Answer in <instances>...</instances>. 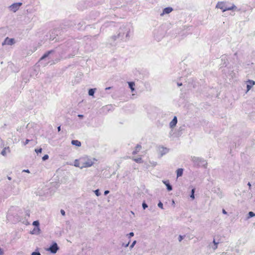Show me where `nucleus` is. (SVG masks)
Here are the masks:
<instances>
[{
	"mask_svg": "<svg viewBox=\"0 0 255 255\" xmlns=\"http://www.w3.org/2000/svg\"><path fill=\"white\" fill-rule=\"evenodd\" d=\"M95 160H96V159L94 158L93 159H87L82 163V165L81 167H80V168L83 169L84 168L89 167L92 166L94 164Z\"/></svg>",
	"mask_w": 255,
	"mask_h": 255,
	"instance_id": "f257e3e1",
	"label": "nucleus"
},
{
	"mask_svg": "<svg viewBox=\"0 0 255 255\" xmlns=\"http://www.w3.org/2000/svg\"><path fill=\"white\" fill-rule=\"evenodd\" d=\"M58 250L59 247H58L57 244L56 243H54L52 245L46 249V251L50 252V253L52 254H56Z\"/></svg>",
	"mask_w": 255,
	"mask_h": 255,
	"instance_id": "f03ea898",
	"label": "nucleus"
},
{
	"mask_svg": "<svg viewBox=\"0 0 255 255\" xmlns=\"http://www.w3.org/2000/svg\"><path fill=\"white\" fill-rule=\"evenodd\" d=\"M21 5V2H16L10 5L9 8L11 11H12L13 12H15L17 10L19 9L20 6Z\"/></svg>",
	"mask_w": 255,
	"mask_h": 255,
	"instance_id": "7ed1b4c3",
	"label": "nucleus"
},
{
	"mask_svg": "<svg viewBox=\"0 0 255 255\" xmlns=\"http://www.w3.org/2000/svg\"><path fill=\"white\" fill-rule=\"evenodd\" d=\"M15 43L14 39L13 38H9L8 37L6 38L4 43L2 44H7L8 45H11Z\"/></svg>",
	"mask_w": 255,
	"mask_h": 255,
	"instance_id": "20e7f679",
	"label": "nucleus"
},
{
	"mask_svg": "<svg viewBox=\"0 0 255 255\" xmlns=\"http://www.w3.org/2000/svg\"><path fill=\"white\" fill-rule=\"evenodd\" d=\"M248 84L247 86V91L246 93H247L248 91L250 90V89L252 88V87L255 85V82L253 80H249L247 82Z\"/></svg>",
	"mask_w": 255,
	"mask_h": 255,
	"instance_id": "39448f33",
	"label": "nucleus"
},
{
	"mask_svg": "<svg viewBox=\"0 0 255 255\" xmlns=\"http://www.w3.org/2000/svg\"><path fill=\"white\" fill-rule=\"evenodd\" d=\"M177 123V119L176 117H174L173 119L170 122L169 126L170 128H173L175 127Z\"/></svg>",
	"mask_w": 255,
	"mask_h": 255,
	"instance_id": "423d86ee",
	"label": "nucleus"
},
{
	"mask_svg": "<svg viewBox=\"0 0 255 255\" xmlns=\"http://www.w3.org/2000/svg\"><path fill=\"white\" fill-rule=\"evenodd\" d=\"M172 10H173V9L171 7H168L165 8L163 9L162 13H161L160 15L162 16L164 14L169 13H170L172 11Z\"/></svg>",
	"mask_w": 255,
	"mask_h": 255,
	"instance_id": "0eeeda50",
	"label": "nucleus"
},
{
	"mask_svg": "<svg viewBox=\"0 0 255 255\" xmlns=\"http://www.w3.org/2000/svg\"><path fill=\"white\" fill-rule=\"evenodd\" d=\"M40 233V229L39 227H35L34 229L30 232L31 234L38 235Z\"/></svg>",
	"mask_w": 255,
	"mask_h": 255,
	"instance_id": "6e6552de",
	"label": "nucleus"
},
{
	"mask_svg": "<svg viewBox=\"0 0 255 255\" xmlns=\"http://www.w3.org/2000/svg\"><path fill=\"white\" fill-rule=\"evenodd\" d=\"M216 8H220L223 10V9L226 8L225 3L224 2H218L216 5Z\"/></svg>",
	"mask_w": 255,
	"mask_h": 255,
	"instance_id": "1a4fd4ad",
	"label": "nucleus"
},
{
	"mask_svg": "<svg viewBox=\"0 0 255 255\" xmlns=\"http://www.w3.org/2000/svg\"><path fill=\"white\" fill-rule=\"evenodd\" d=\"M163 183L166 186L168 191H171L172 190V187L169 183V181H163Z\"/></svg>",
	"mask_w": 255,
	"mask_h": 255,
	"instance_id": "9d476101",
	"label": "nucleus"
},
{
	"mask_svg": "<svg viewBox=\"0 0 255 255\" xmlns=\"http://www.w3.org/2000/svg\"><path fill=\"white\" fill-rule=\"evenodd\" d=\"M183 168H178L177 171V177L178 178L179 177H181L183 175Z\"/></svg>",
	"mask_w": 255,
	"mask_h": 255,
	"instance_id": "9b49d317",
	"label": "nucleus"
},
{
	"mask_svg": "<svg viewBox=\"0 0 255 255\" xmlns=\"http://www.w3.org/2000/svg\"><path fill=\"white\" fill-rule=\"evenodd\" d=\"M7 152H10V149L9 147H5L1 152V154L3 156H5Z\"/></svg>",
	"mask_w": 255,
	"mask_h": 255,
	"instance_id": "f8f14e48",
	"label": "nucleus"
},
{
	"mask_svg": "<svg viewBox=\"0 0 255 255\" xmlns=\"http://www.w3.org/2000/svg\"><path fill=\"white\" fill-rule=\"evenodd\" d=\"M71 143L77 146H80L81 145V142L78 141V140H73L71 141Z\"/></svg>",
	"mask_w": 255,
	"mask_h": 255,
	"instance_id": "ddd939ff",
	"label": "nucleus"
},
{
	"mask_svg": "<svg viewBox=\"0 0 255 255\" xmlns=\"http://www.w3.org/2000/svg\"><path fill=\"white\" fill-rule=\"evenodd\" d=\"M141 146L140 145H137L134 150L132 152L133 154H136L141 149Z\"/></svg>",
	"mask_w": 255,
	"mask_h": 255,
	"instance_id": "4468645a",
	"label": "nucleus"
},
{
	"mask_svg": "<svg viewBox=\"0 0 255 255\" xmlns=\"http://www.w3.org/2000/svg\"><path fill=\"white\" fill-rule=\"evenodd\" d=\"M129 88H130L132 92L134 91V88H133L135 85L134 83L133 82H128Z\"/></svg>",
	"mask_w": 255,
	"mask_h": 255,
	"instance_id": "2eb2a0df",
	"label": "nucleus"
},
{
	"mask_svg": "<svg viewBox=\"0 0 255 255\" xmlns=\"http://www.w3.org/2000/svg\"><path fill=\"white\" fill-rule=\"evenodd\" d=\"M96 88L90 89L89 90V92H88L89 95L91 96H93L94 95V93H95V92L96 91Z\"/></svg>",
	"mask_w": 255,
	"mask_h": 255,
	"instance_id": "dca6fc26",
	"label": "nucleus"
},
{
	"mask_svg": "<svg viewBox=\"0 0 255 255\" xmlns=\"http://www.w3.org/2000/svg\"><path fill=\"white\" fill-rule=\"evenodd\" d=\"M236 7V5H234V4H233L231 7H226V8L225 9H223V11H225L226 10H232V9H234Z\"/></svg>",
	"mask_w": 255,
	"mask_h": 255,
	"instance_id": "f3484780",
	"label": "nucleus"
},
{
	"mask_svg": "<svg viewBox=\"0 0 255 255\" xmlns=\"http://www.w3.org/2000/svg\"><path fill=\"white\" fill-rule=\"evenodd\" d=\"M132 160H133L134 161H135L137 163H142L143 162V161L141 159V158H132Z\"/></svg>",
	"mask_w": 255,
	"mask_h": 255,
	"instance_id": "a211bd4d",
	"label": "nucleus"
},
{
	"mask_svg": "<svg viewBox=\"0 0 255 255\" xmlns=\"http://www.w3.org/2000/svg\"><path fill=\"white\" fill-rule=\"evenodd\" d=\"M51 52H52V51H49L47 52V53H46L45 54H44V55L40 58V60H42L44 59V58H45L46 57H47L49 55V54H50Z\"/></svg>",
	"mask_w": 255,
	"mask_h": 255,
	"instance_id": "6ab92c4d",
	"label": "nucleus"
},
{
	"mask_svg": "<svg viewBox=\"0 0 255 255\" xmlns=\"http://www.w3.org/2000/svg\"><path fill=\"white\" fill-rule=\"evenodd\" d=\"M74 165L75 167H79V168H80V167L81 166L80 165V163H79V160L78 159L75 160Z\"/></svg>",
	"mask_w": 255,
	"mask_h": 255,
	"instance_id": "aec40b11",
	"label": "nucleus"
},
{
	"mask_svg": "<svg viewBox=\"0 0 255 255\" xmlns=\"http://www.w3.org/2000/svg\"><path fill=\"white\" fill-rule=\"evenodd\" d=\"M194 192H195V189L193 188L192 189V191H191V195H190V197L192 199H194L195 198V197H194Z\"/></svg>",
	"mask_w": 255,
	"mask_h": 255,
	"instance_id": "412c9836",
	"label": "nucleus"
},
{
	"mask_svg": "<svg viewBox=\"0 0 255 255\" xmlns=\"http://www.w3.org/2000/svg\"><path fill=\"white\" fill-rule=\"evenodd\" d=\"M32 225L36 226V227H39V223L38 221H35L33 222Z\"/></svg>",
	"mask_w": 255,
	"mask_h": 255,
	"instance_id": "4be33fe9",
	"label": "nucleus"
},
{
	"mask_svg": "<svg viewBox=\"0 0 255 255\" xmlns=\"http://www.w3.org/2000/svg\"><path fill=\"white\" fill-rule=\"evenodd\" d=\"M249 217L248 218H251L255 216V214L253 212H250L248 214Z\"/></svg>",
	"mask_w": 255,
	"mask_h": 255,
	"instance_id": "5701e85b",
	"label": "nucleus"
},
{
	"mask_svg": "<svg viewBox=\"0 0 255 255\" xmlns=\"http://www.w3.org/2000/svg\"><path fill=\"white\" fill-rule=\"evenodd\" d=\"M95 194L97 196H99L100 195H101V193L100 192H99V189H97L95 191H94Z\"/></svg>",
	"mask_w": 255,
	"mask_h": 255,
	"instance_id": "b1692460",
	"label": "nucleus"
},
{
	"mask_svg": "<svg viewBox=\"0 0 255 255\" xmlns=\"http://www.w3.org/2000/svg\"><path fill=\"white\" fill-rule=\"evenodd\" d=\"M35 151L38 154L39 153H41L42 152V148H39V149H35Z\"/></svg>",
	"mask_w": 255,
	"mask_h": 255,
	"instance_id": "393cba45",
	"label": "nucleus"
},
{
	"mask_svg": "<svg viewBox=\"0 0 255 255\" xmlns=\"http://www.w3.org/2000/svg\"><path fill=\"white\" fill-rule=\"evenodd\" d=\"M136 242V241H134L131 244V245L130 246V249H132L133 248V247L134 246V245H135Z\"/></svg>",
	"mask_w": 255,
	"mask_h": 255,
	"instance_id": "a878e982",
	"label": "nucleus"
},
{
	"mask_svg": "<svg viewBox=\"0 0 255 255\" xmlns=\"http://www.w3.org/2000/svg\"><path fill=\"white\" fill-rule=\"evenodd\" d=\"M218 248V246H217V244H215V245H214L212 247V249L215 251V250H216Z\"/></svg>",
	"mask_w": 255,
	"mask_h": 255,
	"instance_id": "bb28decb",
	"label": "nucleus"
},
{
	"mask_svg": "<svg viewBox=\"0 0 255 255\" xmlns=\"http://www.w3.org/2000/svg\"><path fill=\"white\" fill-rule=\"evenodd\" d=\"M162 149H163V151H164V153H161V155H162L163 154L166 153L167 151H168V150L167 148H163V147H162L161 148Z\"/></svg>",
	"mask_w": 255,
	"mask_h": 255,
	"instance_id": "cd10ccee",
	"label": "nucleus"
},
{
	"mask_svg": "<svg viewBox=\"0 0 255 255\" xmlns=\"http://www.w3.org/2000/svg\"><path fill=\"white\" fill-rule=\"evenodd\" d=\"M158 206L161 209H163V204L161 202H159L158 204Z\"/></svg>",
	"mask_w": 255,
	"mask_h": 255,
	"instance_id": "c85d7f7f",
	"label": "nucleus"
},
{
	"mask_svg": "<svg viewBox=\"0 0 255 255\" xmlns=\"http://www.w3.org/2000/svg\"><path fill=\"white\" fill-rule=\"evenodd\" d=\"M142 206L143 209H145V208H146L147 207V205L144 202H143L142 203Z\"/></svg>",
	"mask_w": 255,
	"mask_h": 255,
	"instance_id": "c756f323",
	"label": "nucleus"
},
{
	"mask_svg": "<svg viewBox=\"0 0 255 255\" xmlns=\"http://www.w3.org/2000/svg\"><path fill=\"white\" fill-rule=\"evenodd\" d=\"M49 156L47 154H46L43 157H42V159L43 160H45L46 159H47L48 158Z\"/></svg>",
	"mask_w": 255,
	"mask_h": 255,
	"instance_id": "7c9ffc66",
	"label": "nucleus"
},
{
	"mask_svg": "<svg viewBox=\"0 0 255 255\" xmlns=\"http://www.w3.org/2000/svg\"><path fill=\"white\" fill-rule=\"evenodd\" d=\"M127 236L128 237V238H130L134 236V233L133 232H130L128 235H127Z\"/></svg>",
	"mask_w": 255,
	"mask_h": 255,
	"instance_id": "2f4dec72",
	"label": "nucleus"
},
{
	"mask_svg": "<svg viewBox=\"0 0 255 255\" xmlns=\"http://www.w3.org/2000/svg\"><path fill=\"white\" fill-rule=\"evenodd\" d=\"M31 255H41L39 252H33Z\"/></svg>",
	"mask_w": 255,
	"mask_h": 255,
	"instance_id": "473e14b6",
	"label": "nucleus"
},
{
	"mask_svg": "<svg viewBox=\"0 0 255 255\" xmlns=\"http://www.w3.org/2000/svg\"><path fill=\"white\" fill-rule=\"evenodd\" d=\"M183 239V236H182L181 235H180L178 237V240H179V242H181V241Z\"/></svg>",
	"mask_w": 255,
	"mask_h": 255,
	"instance_id": "72a5a7b5",
	"label": "nucleus"
},
{
	"mask_svg": "<svg viewBox=\"0 0 255 255\" xmlns=\"http://www.w3.org/2000/svg\"><path fill=\"white\" fill-rule=\"evenodd\" d=\"M60 212H61V214L63 215V216H65V212L64 211V210L63 209H61V211H60Z\"/></svg>",
	"mask_w": 255,
	"mask_h": 255,
	"instance_id": "f704fd0d",
	"label": "nucleus"
},
{
	"mask_svg": "<svg viewBox=\"0 0 255 255\" xmlns=\"http://www.w3.org/2000/svg\"><path fill=\"white\" fill-rule=\"evenodd\" d=\"M29 141H30V140H29V139H26V140H25V141L23 143L24 145H26L27 144H28V142H29Z\"/></svg>",
	"mask_w": 255,
	"mask_h": 255,
	"instance_id": "c9c22d12",
	"label": "nucleus"
},
{
	"mask_svg": "<svg viewBox=\"0 0 255 255\" xmlns=\"http://www.w3.org/2000/svg\"><path fill=\"white\" fill-rule=\"evenodd\" d=\"M109 191H108V190H106V191H105L104 192V194H105V195H107V194H109Z\"/></svg>",
	"mask_w": 255,
	"mask_h": 255,
	"instance_id": "e433bc0d",
	"label": "nucleus"
},
{
	"mask_svg": "<svg viewBox=\"0 0 255 255\" xmlns=\"http://www.w3.org/2000/svg\"><path fill=\"white\" fill-rule=\"evenodd\" d=\"M23 172H27V173H29V170L28 169H24L23 170Z\"/></svg>",
	"mask_w": 255,
	"mask_h": 255,
	"instance_id": "4c0bfd02",
	"label": "nucleus"
},
{
	"mask_svg": "<svg viewBox=\"0 0 255 255\" xmlns=\"http://www.w3.org/2000/svg\"><path fill=\"white\" fill-rule=\"evenodd\" d=\"M222 212H223V213L224 214H227V212H226V211H225V210H224V209H223V210H222Z\"/></svg>",
	"mask_w": 255,
	"mask_h": 255,
	"instance_id": "58836bf2",
	"label": "nucleus"
},
{
	"mask_svg": "<svg viewBox=\"0 0 255 255\" xmlns=\"http://www.w3.org/2000/svg\"><path fill=\"white\" fill-rule=\"evenodd\" d=\"M78 117H80V118H83V115H78Z\"/></svg>",
	"mask_w": 255,
	"mask_h": 255,
	"instance_id": "ea45409f",
	"label": "nucleus"
},
{
	"mask_svg": "<svg viewBox=\"0 0 255 255\" xmlns=\"http://www.w3.org/2000/svg\"><path fill=\"white\" fill-rule=\"evenodd\" d=\"M129 243L128 242L127 244H126L125 247H128L129 245Z\"/></svg>",
	"mask_w": 255,
	"mask_h": 255,
	"instance_id": "a19ab883",
	"label": "nucleus"
},
{
	"mask_svg": "<svg viewBox=\"0 0 255 255\" xmlns=\"http://www.w3.org/2000/svg\"><path fill=\"white\" fill-rule=\"evenodd\" d=\"M57 129H58V130L59 131L60 130V129H61V128H60V126H59V127H58V128H57Z\"/></svg>",
	"mask_w": 255,
	"mask_h": 255,
	"instance_id": "79ce46f5",
	"label": "nucleus"
},
{
	"mask_svg": "<svg viewBox=\"0 0 255 255\" xmlns=\"http://www.w3.org/2000/svg\"><path fill=\"white\" fill-rule=\"evenodd\" d=\"M214 245H215V244H218V243H216L215 240L213 241Z\"/></svg>",
	"mask_w": 255,
	"mask_h": 255,
	"instance_id": "37998d69",
	"label": "nucleus"
},
{
	"mask_svg": "<svg viewBox=\"0 0 255 255\" xmlns=\"http://www.w3.org/2000/svg\"><path fill=\"white\" fill-rule=\"evenodd\" d=\"M248 185H249V186L250 187H251V183H250V182H249V183H248Z\"/></svg>",
	"mask_w": 255,
	"mask_h": 255,
	"instance_id": "c03bdc74",
	"label": "nucleus"
},
{
	"mask_svg": "<svg viewBox=\"0 0 255 255\" xmlns=\"http://www.w3.org/2000/svg\"><path fill=\"white\" fill-rule=\"evenodd\" d=\"M110 89H111V87H108V88H106V90H109Z\"/></svg>",
	"mask_w": 255,
	"mask_h": 255,
	"instance_id": "a18cd8bd",
	"label": "nucleus"
},
{
	"mask_svg": "<svg viewBox=\"0 0 255 255\" xmlns=\"http://www.w3.org/2000/svg\"><path fill=\"white\" fill-rule=\"evenodd\" d=\"M8 179L9 180H11V178L10 177H8Z\"/></svg>",
	"mask_w": 255,
	"mask_h": 255,
	"instance_id": "49530a36",
	"label": "nucleus"
},
{
	"mask_svg": "<svg viewBox=\"0 0 255 255\" xmlns=\"http://www.w3.org/2000/svg\"><path fill=\"white\" fill-rule=\"evenodd\" d=\"M178 85L179 86H181V85H182V83H180V84H179V83H178Z\"/></svg>",
	"mask_w": 255,
	"mask_h": 255,
	"instance_id": "de8ad7c7",
	"label": "nucleus"
},
{
	"mask_svg": "<svg viewBox=\"0 0 255 255\" xmlns=\"http://www.w3.org/2000/svg\"><path fill=\"white\" fill-rule=\"evenodd\" d=\"M116 38V36H115V37H113V39H114V40H116V38Z\"/></svg>",
	"mask_w": 255,
	"mask_h": 255,
	"instance_id": "09e8293b",
	"label": "nucleus"
}]
</instances>
